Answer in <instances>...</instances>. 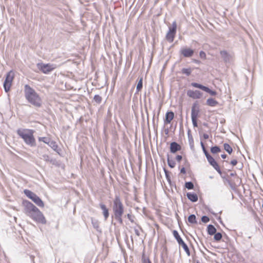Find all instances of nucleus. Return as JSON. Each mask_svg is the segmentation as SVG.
<instances>
[{
    "instance_id": "obj_1",
    "label": "nucleus",
    "mask_w": 263,
    "mask_h": 263,
    "mask_svg": "<svg viewBox=\"0 0 263 263\" xmlns=\"http://www.w3.org/2000/svg\"><path fill=\"white\" fill-rule=\"evenodd\" d=\"M22 205L24 206V213L27 216L37 223L43 224L46 223V218L42 212L32 202L27 200H23Z\"/></svg>"
},
{
    "instance_id": "obj_2",
    "label": "nucleus",
    "mask_w": 263,
    "mask_h": 263,
    "mask_svg": "<svg viewBox=\"0 0 263 263\" xmlns=\"http://www.w3.org/2000/svg\"><path fill=\"white\" fill-rule=\"evenodd\" d=\"M24 93L25 98L29 103L36 107H41L42 101L41 97L28 84H26L24 86Z\"/></svg>"
},
{
    "instance_id": "obj_3",
    "label": "nucleus",
    "mask_w": 263,
    "mask_h": 263,
    "mask_svg": "<svg viewBox=\"0 0 263 263\" xmlns=\"http://www.w3.org/2000/svg\"><path fill=\"white\" fill-rule=\"evenodd\" d=\"M34 131L30 129L18 128L16 130L17 134L23 139L24 142L31 147L36 146L35 139L33 136Z\"/></svg>"
},
{
    "instance_id": "obj_4",
    "label": "nucleus",
    "mask_w": 263,
    "mask_h": 263,
    "mask_svg": "<svg viewBox=\"0 0 263 263\" xmlns=\"http://www.w3.org/2000/svg\"><path fill=\"white\" fill-rule=\"evenodd\" d=\"M112 211L113 216L123 215L124 212V205L119 195H116L113 201Z\"/></svg>"
},
{
    "instance_id": "obj_5",
    "label": "nucleus",
    "mask_w": 263,
    "mask_h": 263,
    "mask_svg": "<svg viewBox=\"0 0 263 263\" xmlns=\"http://www.w3.org/2000/svg\"><path fill=\"white\" fill-rule=\"evenodd\" d=\"M200 112L199 105L197 101L194 102L191 108V119L194 127H197L198 125V118L199 117V114Z\"/></svg>"
},
{
    "instance_id": "obj_6",
    "label": "nucleus",
    "mask_w": 263,
    "mask_h": 263,
    "mask_svg": "<svg viewBox=\"0 0 263 263\" xmlns=\"http://www.w3.org/2000/svg\"><path fill=\"white\" fill-rule=\"evenodd\" d=\"M24 194L30 199H31L36 205L39 207H43L44 203L41 198L36 194L31 191L25 189L24 191Z\"/></svg>"
},
{
    "instance_id": "obj_7",
    "label": "nucleus",
    "mask_w": 263,
    "mask_h": 263,
    "mask_svg": "<svg viewBox=\"0 0 263 263\" xmlns=\"http://www.w3.org/2000/svg\"><path fill=\"white\" fill-rule=\"evenodd\" d=\"M202 149L209 163L218 172V173H221V169L215 159L210 155L206 148L204 147V148Z\"/></svg>"
},
{
    "instance_id": "obj_8",
    "label": "nucleus",
    "mask_w": 263,
    "mask_h": 263,
    "mask_svg": "<svg viewBox=\"0 0 263 263\" xmlns=\"http://www.w3.org/2000/svg\"><path fill=\"white\" fill-rule=\"evenodd\" d=\"M37 68L44 73L48 74L50 72L52 71L55 67L52 64H44L42 63H39L37 64Z\"/></svg>"
},
{
    "instance_id": "obj_9",
    "label": "nucleus",
    "mask_w": 263,
    "mask_h": 263,
    "mask_svg": "<svg viewBox=\"0 0 263 263\" xmlns=\"http://www.w3.org/2000/svg\"><path fill=\"white\" fill-rule=\"evenodd\" d=\"M218 174L220 175L221 177L222 178L224 184H226V183H227L229 184V185L230 186V188L233 191L236 192V190H237L236 189L237 185H236L235 181L231 180L228 177H223V174H222V172L221 171V173H218Z\"/></svg>"
},
{
    "instance_id": "obj_10",
    "label": "nucleus",
    "mask_w": 263,
    "mask_h": 263,
    "mask_svg": "<svg viewBox=\"0 0 263 263\" xmlns=\"http://www.w3.org/2000/svg\"><path fill=\"white\" fill-rule=\"evenodd\" d=\"M186 95L188 97L193 99H198L201 98L203 93L198 90H195V91L188 90L186 92Z\"/></svg>"
},
{
    "instance_id": "obj_11",
    "label": "nucleus",
    "mask_w": 263,
    "mask_h": 263,
    "mask_svg": "<svg viewBox=\"0 0 263 263\" xmlns=\"http://www.w3.org/2000/svg\"><path fill=\"white\" fill-rule=\"evenodd\" d=\"M180 53L184 58H191L194 53V50L190 48L184 47L180 49Z\"/></svg>"
},
{
    "instance_id": "obj_12",
    "label": "nucleus",
    "mask_w": 263,
    "mask_h": 263,
    "mask_svg": "<svg viewBox=\"0 0 263 263\" xmlns=\"http://www.w3.org/2000/svg\"><path fill=\"white\" fill-rule=\"evenodd\" d=\"M47 145L50 147L54 151L57 153L60 156H62V149L59 148L57 142L51 139L49 141Z\"/></svg>"
},
{
    "instance_id": "obj_13",
    "label": "nucleus",
    "mask_w": 263,
    "mask_h": 263,
    "mask_svg": "<svg viewBox=\"0 0 263 263\" xmlns=\"http://www.w3.org/2000/svg\"><path fill=\"white\" fill-rule=\"evenodd\" d=\"M181 149V146L176 141L171 142L170 145V151L172 154H175L178 151Z\"/></svg>"
},
{
    "instance_id": "obj_14",
    "label": "nucleus",
    "mask_w": 263,
    "mask_h": 263,
    "mask_svg": "<svg viewBox=\"0 0 263 263\" xmlns=\"http://www.w3.org/2000/svg\"><path fill=\"white\" fill-rule=\"evenodd\" d=\"M173 234L180 246L181 247H187V245L182 240L177 230H174L173 231Z\"/></svg>"
},
{
    "instance_id": "obj_15",
    "label": "nucleus",
    "mask_w": 263,
    "mask_h": 263,
    "mask_svg": "<svg viewBox=\"0 0 263 263\" xmlns=\"http://www.w3.org/2000/svg\"><path fill=\"white\" fill-rule=\"evenodd\" d=\"M174 118V113L173 111H168L166 112L165 119H164V124H170Z\"/></svg>"
},
{
    "instance_id": "obj_16",
    "label": "nucleus",
    "mask_w": 263,
    "mask_h": 263,
    "mask_svg": "<svg viewBox=\"0 0 263 263\" xmlns=\"http://www.w3.org/2000/svg\"><path fill=\"white\" fill-rule=\"evenodd\" d=\"M220 54L225 63H228L230 62L231 56L227 50H223L220 51Z\"/></svg>"
},
{
    "instance_id": "obj_17",
    "label": "nucleus",
    "mask_w": 263,
    "mask_h": 263,
    "mask_svg": "<svg viewBox=\"0 0 263 263\" xmlns=\"http://www.w3.org/2000/svg\"><path fill=\"white\" fill-rule=\"evenodd\" d=\"M100 207L102 211V214L104 217L105 220H106L109 216V210L106 206L103 203L99 204Z\"/></svg>"
},
{
    "instance_id": "obj_18",
    "label": "nucleus",
    "mask_w": 263,
    "mask_h": 263,
    "mask_svg": "<svg viewBox=\"0 0 263 263\" xmlns=\"http://www.w3.org/2000/svg\"><path fill=\"white\" fill-rule=\"evenodd\" d=\"M176 33V32L168 29L165 38L169 43H172L174 41Z\"/></svg>"
},
{
    "instance_id": "obj_19",
    "label": "nucleus",
    "mask_w": 263,
    "mask_h": 263,
    "mask_svg": "<svg viewBox=\"0 0 263 263\" xmlns=\"http://www.w3.org/2000/svg\"><path fill=\"white\" fill-rule=\"evenodd\" d=\"M186 197L192 202H196L198 199L197 194L194 192H187L186 193Z\"/></svg>"
},
{
    "instance_id": "obj_20",
    "label": "nucleus",
    "mask_w": 263,
    "mask_h": 263,
    "mask_svg": "<svg viewBox=\"0 0 263 263\" xmlns=\"http://www.w3.org/2000/svg\"><path fill=\"white\" fill-rule=\"evenodd\" d=\"M206 231L208 235L212 236L216 233V229L213 224H210L207 226Z\"/></svg>"
},
{
    "instance_id": "obj_21",
    "label": "nucleus",
    "mask_w": 263,
    "mask_h": 263,
    "mask_svg": "<svg viewBox=\"0 0 263 263\" xmlns=\"http://www.w3.org/2000/svg\"><path fill=\"white\" fill-rule=\"evenodd\" d=\"M206 104L211 107H215L218 104V102L214 98H210L206 100Z\"/></svg>"
},
{
    "instance_id": "obj_22",
    "label": "nucleus",
    "mask_w": 263,
    "mask_h": 263,
    "mask_svg": "<svg viewBox=\"0 0 263 263\" xmlns=\"http://www.w3.org/2000/svg\"><path fill=\"white\" fill-rule=\"evenodd\" d=\"M51 164L59 167H63L64 165L62 163V161L59 160H57L55 158H51L50 160Z\"/></svg>"
},
{
    "instance_id": "obj_23",
    "label": "nucleus",
    "mask_w": 263,
    "mask_h": 263,
    "mask_svg": "<svg viewBox=\"0 0 263 263\" xmlns=\"http://www.w3.org/2000/svg\"><path fill=\"white\" fill-rule=\"evenodd\" d=\"M14 79V73L12 70H10L9 72L7 73L4 81L12 83V81Z\"/></svg>"
},
{
    "instance_id": "obj_24",
    "label": "nucleus",
    "mask_w": 263,
    "mask_h": 263,
    "mask_svg": "<svg viewBox=\"0 0 263 263\" xmlns=\"http://www.w3.org/2000/svg\"><path fill=\"white\" fill-rule=\"evenodd\" d=\"M187 138L190 148L193 149L194 147V139L190 129L187 130Z\"/></svg>"
},
{
    "instance_id": "obj_25",
    "label": "nucleus",
    "mask_w": 263,
    "mask_h": 263,
    "mask_svg": "<svg viewBox=\"0 0 263 263\" xmlns=\"http://www.w3.org/2000/svg\"><path fill=\"white\" fill-rule=\"evenodd\" d=\"M143 87V77L139 78L138 84L136 86V91L135 94L138 93L141 90Z\"/></svg>"
},
{
    "instance_id": "obj_26",
    "label": "nucleus",
    "mask_w": 263,
    "mask_h": 263,
    "mask_svg": "<svg viewBox=\"0 0 263 263\" xmlns=\"http://www.w3.org/2000/svg\"><path fill=\"white\" fill-rule=\"evenodd\" d=\"M91 223L94 229L99 233H101V229L100 228L99 222L97 220L91 219Z\"/></svg>"
},
{
    "instance_id": "obj_27",
    "label": "nucleus",
    "mask_w": 263,
    "mask_h": 263,
    "mask_svg": "<svg viewBox=\"0 0 263 263\" xmlns=\"http://www.w3.org/2000/svg\"><path fill=\"white\" fill-rule=\"evenodd\" d=\"M188 222L191 224H197L198 222L195 214H191L187 218Z\"/></svg>"
},
{
    "instance_id": "obj_28",
    "label": "nucleus",
    "mask_w": 263,
    "mask_h": 263,
    "mask_svg": "<svg viewBox=\"0 0 263 263\" xmlns=\"http://www.w3.org/2000/svg\"><path fill=\"white\" fill-rule=\"evenodd\" d=\"M167 164L170 168H173L175 167L176 165V162L174 160L170 158V156L168 154H167Z\"/></svg>"
},
{
    "instance_id": "obj_29",
    "label": "nucleus",
    "mask_w": 263,
    "mask_h": 263,
    "mask_svg": "<svg viewBox=\"0 0 263 263\" xmlns=\"http://www.w3.org/2000/svg\"><path fill=\"white\" fill-rule=\"evenodd\" d=\"M163 170L165 173L166 179L170 185H172L171 178L170 176V172L165 167L163 168Z\"/></svg>"
},
{
    "instance_id": "obj_30",
    "label": "nucleus",
    "mask_w": 263,
    "mask_h": 263,
    "mask_svg": "<svg viewBox=\"0 0 263 263\" xmlns=\"http://www.w3.org/2000/svg\"><path fill=\"white\" fill-rule=\"evenodd\" d=\"M210 151L213 154H216L220 152L221 149L219 146L215 145L211 147Z\"/></svg>"
},
{
    "instance_id": "obj_31",
    "label": "nucleus",
    "mask_w": 263,
    "mask_h": 263,
    "mask_svg": "<svg viewBox=\"0 0 263 263\" xmlns=\"http://www.w3.org/2000/svg\"><path fill=\"white\" fill-rule=\"evenodd\" d=\"M191 86H192L194 87L199 88L203 91L204 90V89H205V87H206V86H204L201 84L198 83L196 82H192L191 83Z\"/></svg>"
},
{
    "instance_id": "obj_32",
    "label": "nucleus",
    "mask_w": 263,
    "mask_h": 263,
    "mask_svg": "<svg viewBox=\"0 0 263 263\" xmlns=\"http://www.w3.org/2000/svg\"><path fill=\"white\" fill-rule=\"evenodd\" d=\"M223 148L230 155L233 152L232 147L227 143L223 144Z\"/></svg>"
},
{
    "instance_id": "obj_33",
    "label": "nucleus",
    "mask_w": 263,
    "mask_h": 263,
    "mask_svg": "<svg viewBox=\"0 0 263 263\" xmlns=\"http://www.w3.org/2000/svg\"><path fill=\"white\" fill-rule=\"evenodd\" d=\"M204 91L209 93L212 96H215L217 95V92L216 90L210 89L209 87L206 86Z\"/></svg>"
},
{
    "instance_id": "obj_34",
    "label": "nucleus",
    "mask_w": 263,
    "mask_h": 263,
    "mask_svg": "<svg viewBox=\"0 0 263 263\" xmlns=\"http://www.w3.org/2000/svg\"><path fill=\"white\" fill-rule=\"evenodd\" d=\"M12 83L4 81L3 83V87L6 92H8L10 91V87Z\"/></svg>"
},
{
    "instance_id": "obj_35",
    "label": "nucleus",
    "mask_w": 263,
    "mask_h": 263,
    "mask_svg": "<svg viewBox=\"0 0 263 263\" xmlns=\"http://www.w3.org/2000/svg\"><path fill=\"white\" fill-rule=\"evenodd\" d=\"M93 101L97 104H100L102 102V98L99 95H96L93 97Z\"/></svg>"
},
{
    "instance_id": "obj_36",
    "label": "nucleus",
    "mask_w": 263,
    "mask_h": 263,
    "mask_svg": "<svg viewBox=\"0 0 263 263\" xmlns=\"http://www.w3.org/2000/svg\"><path fill=\"white\" fill-rule=\"evenodd\" d=\"M181 73L184 74L186 76H189L192 73V69L191 68H183L181 69Z\"/></svg>"
},
{
    "instance_id": "obj_37",
    "label": "nucleus",
    "mask_w": 263,
    "mask_h": 263,
    "mask_svg": "<svg viewBox=\"0 0 263 263\" xmlns=\"http://www.w3.org/2000/svg\"><path fill=\"white\" fill-rule=\"evenodd\" d=\"M184 186L188 190H193L194 189V183L192 181L185 182Z\"/></svg>"
},
{
    "instance_id": "obj_38",
    "label": "nucleus",
    "mask_w": 263,
    "mask_h": 263,
    "mask_svg": "<svg viewBox=\"0 0 263 263\" xmlns=\"http://www.w3.org/2000/svg\"><path fill=\"white\" fill-rule=\"evenodd\" d=\"M122 215H116V216L112 215L111 217H112V218H113L114 217L115 220H117L119 223V224H123V219L122 218Z\"/></svg>"
},
{
    "instance_id": "obj_39",
    "label": "nucleus",
    "mask_w": 263,
    "mask_h": 263,
    "mask_svg": "<svg viewBox=\"0 0 263 263\" xmlns=\"http://www.w3.org/2000/svg\"><path fill=\"white\" fill-rule=\"evenodd\" d=\"M38 140L39 141H42L44 142V143L47 144L49 141L51 140V138L49 137H40L38 138Z\"/></svg>"
},
{
    "instance_id": "obj_40",
    "label": "nucleus",
    "mask_w": 263,
    "mask_h": 263,
    "mask_svg": "<svg viewBox=\"0 0 263 263\" xmlns=\"http://www.w3.org/2000/svg\"><path fill=\"white\" fill-rule=\"evenodd\" d=\"M230 176H231V177H235L236 181H235V182L238 183V185H239L241 183V180L237 175L236 172L230 173Z\"/></svg>"
},
{
    "instance_id": "obj_41",
    "label": "nucleus",
    "mask_w": 263,
    "mask_h": 263,
    "mask_svg": "<svg viewBox=\"0 0 263 263\" xmlns=\"http://www.w3.org/2000/svg\"><path fill=\"white\" fill-rule=\"evenodd\" d=\"M214 239L216 241L220 240L222 237V234L220 232H216L213 235Z\"/></svg>"
},
{
    "instance_id": "obj_42",
    "label": "nucleus",
    "mask_w": 263,
    "mask_h": 263,
    "mask_svg": "<svg viewBox=\"0 0 263 263\" xmlns=\"http://www.w3.org/2000/svg\"><path fill=\"white\" fill-rule=\"evenodd\" d=\"M145 249V248H144ZM142 263H152L149 258H146L144 255V249H143V254L142 256Z\"/></svg>"
},
{
    "instance_id": "obj_43",
    "label": "nucleus",
    "mask_w": 263,
    "mask_h": 263,
    "mask_svg": "<svg viewBox=\"0 0 263 263\" xmlns=\"http://www.w3.org/2000/svg\"><path fill=\"white\" fill-rule=\"evenodd\" d=\"M204 209L207 211L208 212L211 213L212 215H214L215 217H217V214L215 213L210 207H209L208 205H204Z\"/></svg>"
},
{
    "instance_id": "obj_44",
    "label": "nucleus",
    "mask_w": 263,
    "mask_h": 263,
    "mask_svg": "<svg viewBox=\"0 0 263 263\" xmlns=\"http://www.w3.org/2000/svg\"><path fill=\"white\" fill-rule=\"evenodd\" d=\"M201 220L202 222L206 223L210 221V218L208 216L203 215L201 217Z\"/></svg>"
},
{
    "instance_id": "obj_45",
    "label": "nucleus",
    "mask_w": 263,
    "mask_h": 263,
    "mask_svg": "<svg viewBox=\"0 0 263 263\" xmlns=\"http://www.w3.org/2000/svg\"><path fill=\"white\" fill-rule=\"evenodd\" d=\"M52 158H50L49 157V155H47V154H44L42 155V159H43L46 162H50V160H51V159Z\"/></svg>"
},
{
    "instance_id": "obj_46",
    "label": "nucleus",
    "mask_w": 263,
    "mask_h": 263,
    "mask_svg": "<svg viewBox=\"0 0 263 263\" xmlns=\"http://www.w3.org/2000/svg\"><path fill=\"white\" fill-rule=\"evenodd\" d=\"M169 29L174 31H177V23L176 21H174L172 23V26L168 28Z\"/></svg>"
},
{
    "instance_id": "obj_47",
    "label": "nucleus",
    "mask_w": 263,
    "mask_h": 263,
    "mask_svg": "<svg viewBox=\"0 0 263 263\" xmlns=\"http://www.w3.org/2000/svg\"><path fill=\"white\" fill-rule=\"evenodd\" d=\"M125 216L128 219V220L132 223H134L135 222V221H134V218H135V217L134 216L132 215L131 214L128 213Z\"/></svg>"
},
{
    "instance_id": "obj_48",
    "label": "nucleus",
    "mask_w": 263,
    "mask_h": 263,
    "mask_svg": "<svg viewBox=\"0 0 263 263\" xmlns=\"http://www.w3.org/2000/svg\"><path fill=\"white\" fill-rule=\"evenodd\" d=\"M199 57L203 60H205L206 58V53L203 50H201L199 52Z\"/></svg>"
},
{
    "instance_id": "obj_49",
    "label": "nucleus",
    "mask_w": 263,
    "mask_h": 263,
    "mask_svg": "<svg viewBox=\"0 0 263 263\" xmlns=\"http://www.w3.org/2000/svg\"><path fill=\"white\" fill-rule=\"evenodd\" d=\"M167 248H163L162 250L161 251V255H163L164 256H167Z\"/></svg>"
},
{
    "instance_id": "obj_50",
    "label": "nucleus",
    "mask_w": 263,
    "mask_h": 263,
    "mask_svg": "<svg viewBox=\"0 0 263 263\" xmlns=\"http://www.w3.org/2000/svg\"><path fill=\"white\" fill-rule=\"evenodd\" d=\"M120 248V250H121V251L122 253L123 254V255L124 256V259H126V258L127 257V255L126 254L124 248L121 247Z\"/></svg>"
},
{
    "instance_id": "obj_51",
    "label": "nucleus",
    "mask_w": 263,
    "mask_h": 263,
    "mask_svg": "<svg viewBox=\"0 0 263 263\" xmlns=\"http://www.w3.org/2000/svg\"><path fill=\"white\" fill-rule=\"evenodd\" d=\"M184 251L185 252L188 256H190V248H183Z\"/></svg>"
},
{
    "instance_id": "obj_52",
    "label": "nucleus",
    "mask_w": 263,
    "mask_h": 263,
    "mask_svg": "<svg viewBox=\"0 0 263 263\" xmlns=\"http://www.w3.org/2000/svg\"><path fill=\"white\" fill-rule=\"evenodd\" d=\"M238 163V161L236 159H233L230 162V164L232 165V166H235Z\"/></svg>"
},
{
    "instance_id": "obj_53",
    "label": "nucleus",
    "mask_w": 263,
    "mask_h": 263,
    "mask_svg": "<svg viewBox=\"0 0 263 263\" xmlns=\"http://www.w3.org/2000/svg\"><path fill=\"white\" fill-rule=\"evenodd\" d=\"M182 159V156L181 155H177L176 156V160L177 161V162H180V161H181Z\"/></svg>"
},
{
    "instance_id": "obj_54",
    "label": "nucleus",
    "mask_w": 263,
    "mask_h": 263,
    "mask_svg": "<svg viewBox=\"0 0 263 263\" xmlns=\"http://www.w3.org/2000/svg\"><path fill=\"white\" fill-rule=\"evenodd\" d=\"M192 62H193L194 63H195L196 64H200L201 63V61L199 60H197V59H193L192 60Z\"/></svg>"
},
{
    "instance_id": "obj_55",
    "label": "nucleus",
    "mask_w": 263,
    "mask_h": 263,
    "mask_svg": "<svg viewBox=\"0 0 263 263\" xmlns=\"http://www.w3.org/2000/svg\"><path fill=\"white\" fill-rule=\"evenodd\" d=\"M186 169H185V167H182L180 169V173L185 174H186Z\"/></svg>"
},
{
    "instance_id": "obj_56",
    "label": "nucleus",
    "mask_w": 263,
    "mask_h": 263,
    "mask_svg": "<svg viewBox=\"0 0 263 263\" xmlns=\"http://www.w3.org/2000/svg\"><path fill=\"white\" fill-rule=\"evenodd\" d=\"M165 256H164L163 255H161V259L160 260H161V262H163V263L165 262Z\"/></svg>"
},
{
    "instance_id": "obj_57",
    "label": "nucleus",
    "mask_w": 263,
    "mask_h": 263,
    "mask_svg": "<svg viewBox=\"0 0 263 263\" xmlns=\"http://www.w3.org/2000/svg\"><path fill=\"white\" fill-rule=\"evenodd\" d=\"M202 137L204 139L206 140L209 138V136L207 134L204 133L202 135Z\"/></svg>"
},
{
    "instance_id": "obj_58",
    "label": "nucleus",
    "mask_w": 263,
    "mask_h": 263,
    "mask_svg": "<svg viewBox=\"0 0 263 263\" xmlns=\"http://www.w3.org/2000/svg\"><path fill=\"white\" fill-rule=\"evenodd\" d=\"M29 256H30V258L31 259V262L32 263H35V261H34V255L31 254V255H29Z\"/></svg>"
},
{
    "instance_id": "obj_59",
    "label": "nucleus",
    "mask_w": 263,
    "mask_h": 263,
    "mask_svg": "<svg viewBox=\"0 0 263 263\" xmlns=\"http://www.w3.org/2000/svg\"><path fill=\"white\" fill-rule=\"evenodd\" d=\"M134 231H135V234H136L137 236H139V235H140V232H139V230H138L137 229L135 228V229H134Z\"/></svg>"
},
{
    "instance_id": "obj_60",
    "label": "nucleus",
    "mask_w": 263,
    "mask_h": 263,
    "mask_svg": "<svg viewBox=\"0 0 263 263\" xmlns=\"http://www.w3.org/2000/svg\"><path fill=\"white\" fill-rule=\"evenodd\" d=\"M221 157L222 159H226L227 157V155L226 154H223L221 155Z\"/></svg>"
},
{
    "instance_id": "obj_61",
    "label": "nucleus",
    "mask_w": 263,
    "mask_h": 263,
    "mask_svg": "<svg viewBox=\"0 0 263 263\" xmlns=\"http://www.w3.org/2000/svg\"><path fill=\"white\" fill-rule=\"evenodd\" d=\"M164 133H165V135H168V133H169V129H168V128H165V129H164Z\"/></svg>"
},
{
    "instance_id": "obj_62",
    "label": "nucleus",
    "mask_w": 263,
    "mask_h": 263,
    "mask_svg": "<svg viewBox=\"0 0 263 263\" xmlns=\"http://www.w3.org/2000/svg\"><path fill=\"white\" fill-rule=\"evenodd\" d=\"M202 125L205 126V127H209V124L208 123H206V122L202 123Z\"/></svg>"
},
{
    "instance_id": "obj_63",
    "label": "nucleus",
    "mask_w": 263,
    "mask_h": 263,
    "mask_svg": "<svg viewBox=\"0 0 263 263\" xmlns=\"http://www.w3.org/2000/svg\"><path fill=\"white\" fill-rule=\"evenodd\" d=\"M38 148H45V146L44 145H43L42 144H40L37 146Z\"/></svg>"
},
{
    "instance_id": "obj_64",
    "label": "nucleus",
    "mask_w": 263,
    "mask_h": 263,
    "mask_svg": "<svg viewBox=\"0 0 263 263\" xmlns=\"http://www.w3.org/2000/svg\"><path fill=\"white\" fill-rule=\"evenodd\" d=\"M200 145H201L202 149L204 148V147H205L203 142L202 141H200Z\"/></svg>"
}]
</instances>
